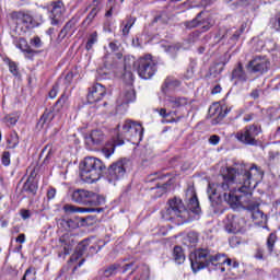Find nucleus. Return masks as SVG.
I'll use <instances>...</instances> for the list:
<instances>
[{
  "instance_id": "f257e3e1",
  "label": "nucleus",
  "mask_w": 280,
  "mask_h": 280,
  "mask_svg": "<svg viewBox=\"0 0 280 280\" xmlns=\"http://www.w3.org/2000/svg\"><path fill=\"white\" fill-rule=\"evenodd\" d=\"M261 180H264V171L257 164H253L248 171L237 172L235 168H229L222 183L208 185L207 194L214 213L220 211L222 202H226L232 209H237L244 196L250 198L253 189H256ZM235 191L244 196L235 195Z\"/></svg>"
},
{
  "instance_id": "f03ea898",
  "label": "nucleus",
  "mask_w": 280,
  "mask_h": 280,
  "mask_svg": "<svg viewBox=\"0 0 280 280\" xmlns=\"http://www.w3.org/2000/svg\"><path fill=\"white\" fill-rule=\"evenodd\" d=\"M190 259V266L192 268V271L198 272L199 270H202L205 268H209L210 270H220L221 272H224V264L228 266H231L233 264V260L231 258H228L226 255L218 254L213 255L209 248H198L189 256Z\"/></svg>"
},
{
  "instance_id": "7ed1b4c3",
  "label": "nucleus",
  "mask_w": 280,
  "mask_h": 280,
  "mask_svg": "<svg viewBox=\"0 0 280 280\" xmlns=\"http://www.w3.org/2000/svg\"><path fill=\"white\" fill-rule=\"evenodd\" d=\"M106 165L97 158H85L80 164V178L83 183L93 185L104 176Z\"/></svg>"
},
{
  "instance_id": "20e7f679",
  "label": "nucleus",
  "mask_w": 280,
  "mask_h": 280,
  "mask_svg": "<svg viewBox=\"0 0 280 280\" xmlns=\"http://www.w3.org/2000/svg\"><path fill=\"white\" fill-rule=\"evenodd\" d=\"M162 218L167 222L176 220V218H179L182 222H189L190 214L189 210L185 208L183 200L174 198L167 201L166 209L162 211Z\"/></svg>"
},
{
  "instance_id": "39448f33",
  "label": "nucleus",
  "mask_w": 280,
  "mask_h": 280,
  "mask_svg": "<svg viewBox=\"0 0 280 280\" xmlns=\"http://www.w3.org/2000/svg\"><path fill=\"white\" fill-rule=\"evenodd\" d=\"M130 165V160L120 159L114 162L104 173V178L109 185H117V182L121 180L126 176V172Z\"/></svg>"
},
{
  "instance_id": "423d86ee",
  "label": "nucleus",
  "mask_w": 280,
  "mask_h": 280,
  "mask_svg": "<svg viewBox=\"0 0 280 280\" xmlns=\"http://www.w3.org/2000/svg\"><path fill=\"white\" fill-rule=\"evenodd\" d=\"M261 132V126L253 124L237 131L235 133V139L238 141V143H242L243 145L257 147L259 145V140L257 139V137H259Z\"/></svg>"
},
{
  "instance_id": "0eeeda50",
  "label": "nucleus",
  "mask_w": 280,
  "mask_h": 280,
  "mask_svg": "<svg viewBox=\"0 0 280 280\" xmlns=\"http://www.w3.org/2000/svg\"><path fill=\"white\" fill-rule=\"evenodd\" d=\"M133 68L137 69L138 75L142 80H150L156 73V63L152 60V55H147L135 61Z\"/></svg>"
},
{
  "instance_id": "6e6552de",
  "label": "nucleus",
  "mask_w": 280,
  "mask_h": 280,
  "mask_svg": "<svg viewBox=\"0 0 280 280\" xmlns=\"http://www.w3.org/2000/svg\"><path fill=\"white\" fill-rule=\"evenodd\" d=\"M122 130L128 139H133L138 143L143 140V126L139 122L127 120L122 126Z\"/></svg>"
},
{
  "instance_id": "1a4fd4ad",
  "label": "nucleus",
  "mask_w": 280,
  "mask_h": 280,
  "mask_svg": "<svg viewBox=\"0 0 280 280\" xmlns=\"http://www.w3.org/2000/svg\"><path fill=\"white\" fill-rule=\"evenodd\" d=\"M11 19L15 25H24L26 30H33V27H36V21L28 11H13L11 13Z\"/></svg>"
},
{
  "instance_id": "9d476101",
  "label": "nucleus",
  "mask_w": 280,
  "mask_h": 280,
  "mask_svg": "<svg viewBox=\"0 0 280 280\" xmlns=\"http://www.w3.org/2000/svg\"><path fill=\"white\" fill-rule=\"evenodd\" d=\"M202 14H205V12L201 11L191 21L184 22L185 27H187V30H194V27H201L202 32H209V30L213 27V24L211 23V20H209V18H203Z\"/></svg>"
},
{
  "instance_id": "9b49d317",
  "label": "nucleus",
  "mask_w": 280,
  "mask_h": 280,
  "mask_svg": "<svg viewBox=\"0 0 280 280\" xmlns=\"http://www.w3.org/2000/svg\"><path fill=\"white\" fill-rule=\"evenodd\" d=\"M244 219L235 214H228L224 220V229L226 233H240L244 229Z\"/></svg>"
},
{
  "instance_id": "f8f14e48",
  "label": "nucleus",
  "mask_w": 280,
  "mask_h": 280,
  "mask_svg": "<svg viewBox=\"0 0 280 280\" xmlns=\"http://www.w3.org/2000/svg\"><path fill=\"white\" fill-rule=\"evenodd\" d=\"M247 69L253 73L264 74L270 69V61H268L266 57H256L249 61Z\"/></svg>"
},
{
  "instance_id": "ddd939ff",
  "label": "nucleus",
  "mask_w": 280,
  "mask_h": 280,
  "mask_svg": "<svg viewBox=\"0 0 280 280\" xmlns=\"http://www.w3.org/2000/svg\"><path fill=\"white\" fill-rule=\"evenodd\" d=\"M245 209L252 213V218L257 222V224H264V222H267L268 217L259 209V202L249 200L245 205Z\"/></svg>"
},
{
  "instance_id": "4468645a",
  "label": "nucleus",
  "mask_w": 280,
  "mask_h": 280,
  "mask_svg": "<svg viewBox=\"0 0 280 280\" xmlns=\"http://www.w3.org/2000/svg\"><path fill=\"white\" fill-rule=\"evenodd\" d=\"M73 235L67 233L63 234L60 238H59V244H58V257H66V255H70L71 249L73 248Z\"/></svg>"
},
{
  "instance_id": "2eb2a0df",
  "label": "nucleus",
  "mask_w": 280,
  "mask_h": 280,
  "mask_svg": "<svg viewBox=\"0 0 280 280\" xmlns=\"http://www.w3.org/2000/svg\"><path fill=\"white\" fill-rule=\"evenodd\" d=\"M105 95H106V88L100 83H96L89 89L88 102L90 104L102 102Z\"/></svg>"
},
{
  "instance_id": "dca6fc26",
  "label": "nucleus",
  "mask_w": 280,
  "mask_h": 280,
  "mask_svg": "<svg viewBox=\"0 0 280 280\" xmlns=\"http://www.w3.org/2000/svg\"><path fill=\"white\" fill-rule=\"evenodd\" d=\"M91 198H93V191L78 189L72 194L73 202H78V205H86L89 206L91 202Z\"/></svg>"
},
{
  "instance_id": "f3484780",
  "label": "nucleus",
  "mask_w": 280,
  "mask_h": 280,
  "mask_svg": "<svg viewBox=\"0 0 280 280\" xmlns=\"http://www.w3.org/2000/svg\"><path fill=\"white\" fill-rule=\"evenodd\" d=\"M186 196H190L188 199L189 211L198 215L200 213V201H198V196L196 195V190H194V188H188L186 191Z\"/></svg>"
},
{
  "instance_id": "a211bd4d",
  "label": "nucleus",
  "mask_w": 280,
  "mask_h": 280,
  "mask_svg": "<svg viewBox=\"0 0 280 280\" xmlns=\"http://www.w3.org/2000/svg\"><path fill=\"white\" fill-rule=\"evenodd\" d=\"M22 191L24 194H28V196H36L38 191V182L33 176H30L27 180L24 183Z\"/></svg>"
},
{
  "instance_id": "6ab92c4d",
  "label": "nucleus",
  "mask_w": 280,
  "mask_h": 280,
  "mask_svg": "<svg viewBox=\"0 0 280 280\" xmlns=\"http://www.w3.org/2000/svg\"><path fill=\"white\" fill-rule=\"evenodd\" d=\"M209 113H210V115H212V117H215L217 119H219L221 121V119L225 118L226 115H229V113H231V109H229V107H226V106H220V105L215 104L209 108Z\"/></svg>"
},
{
  "instance_id": "aec40b11",
  "label": "nucleus",
  "mask_w": 280,
  "mask_h": 280,
  "mask_svg": "<svg viewBox=\"0 0 280 280\" xmlns=\"http://www.w3.org/2000/svg\"><path fill=\"white\" fill-rule=\"evenodd\" d=\"M104 141V132L101 130H93L89 136L85 137V143L88 145H100Z\"/></svg>"
},
{
  "instance_id": "412c9836",
  "label": "nucleus",
  "mask_w": 280,
  "mask_h": 280,
  "mask_svg": "<svg viewBox=\"0 0 280 280\" xmlns=\"http://www.w3.org/2000/svg\"><path fill=\"white\" fill-rule=\"evenodd\" d=\"M15 47L21 49L23 54H28L30 56L37 54L36 50L32 49V46L27 43V39L23 37H20L18 40H15Z\"/></svg>"
},
{
  "instance_id": "4be33fe9",
  "label": "nucleus",
  "mask_w": 280,
  "mask_h": 280,
  "mask_svg": "<svg viewBox=\"0 0 280 280\" xmlns=\"http://www.w3.org/2000/svg\"><path fill=\"white\" fill-rule=\"evenodd\" d=\"M55 117H56V112L52 108L46 109L42 115V117L39 118L38 126H40V128H43V126H49V124L54 121Z\"/></svg>"
},
{
  "instance_id": "5701e85b",
  "label": "nucleus",
  "mask_w": 280,
  "mask_h": 280,
  "mask_svg": "<svg viewBox=\"0 0 280 280\" xmlns=\"http://www.w3.org/2000/svg\"><path fill=\"white\" fill-rule=\"evenodd\" d=\"M232 80H236L235 84H237V82H246L248 80L242 63H238V66L232 71Z\"/></svg>"
},
{
  "instance_id": "b1692460",
  "label": "nucleus",
  "mask_w": 280,
  "mask_h": 280,
  "mask_svg": "<svg viewBox=\"0 0 280 280\" xmlns=\"http://www.w3.org/2000/svg\"><path fill=\"white\" fill-rule=\"evenodd\" d=\"M168 106L171 108H182V106H187V97H176V96H168L166 100Z\"/></svg>"
},
{
  "instance_id": "393cba45",
  "label": "nucleus",
  "mask_w": 280,
  "mask_h": 280,
  "mask_svg": "<svg viewBox=\"0 0 280 280\" xmlns=\"http://www.w3.org/2000/svg\"><path fill=\"white\" fill-rule=\"evenodd\" d=\"M119 268H121V265L119 262L112 264L103 271H101V277H104L105 279H109V277H115V275L119 272Z\"/></svg>"
},
{
  "instance_id": "a878e982",
  "label": "nucleus",
  "mask_w": 280,
  "mask_h": 280,
  "mask_svg": "<svg viewBox=\"0 0 280 280\" xmlns=\"http://www.w3.org/2000/svg\"><path fill=\"white\" fill-rule=\"evenodd\" d=\"M86 248H89V241L84 240L77 246L75 254L71 256L70 261H78L86 253Z\"/></svg>"
},
{
  "instance_id": "bb28decb",
  "label": "nucleus",
  "mask_w": 280,
  "mask_h": 280,
  "mask_svg": "<svg viewBox=\"0 0 280 280\" xmlns=\"http://www.w3.org/2000/svg\"><path fill=\"white\" fill-rule=\"evenodd\" d=\"M75 23H78L77 19H71L70 21H68L66 23V25L63 26V28L60 31L59 35H58V39L59 40H65V38L67 37V35L69 34V32H71V30L73 27H75Z\"/></svg>"
},
{
  "instance_id": "cd10ccee",
  "label": "nucleus",
  "mask_w": 280,
  "mask_h": 280,
  "mask_svg": "<svg viewBox=\"0 0 280 280\" xmlns=\"http://www.w3.org/2000/svg\"><path fill=\"white\" fill-rule=\"evenodd\" d=\"M137 98L135 94V90L129 89L125 91V93L119 97L118 104L124 105V104H130V102H135Z\"/></svg>"
},
{
  "instance_id": "c85d7f7f",
  "label": "nucleus",
  "mask_w": 280,
  "mask_h": 280,
  "mask_svg": "<svg viewBox=\"0 0 280 280\" xmlns=\"http://www.w3.org/2000/svg\"><path fill=\"white\" fill-rule=\"evenodd\" d=\"M173 259L178 264H185V253L183 252V247L175 246L173 249Z\"/></svg>"
},
{
  "instance_id": "c756f323",
  "label": "nucleus",
  "mask_w": 280,
  "mask_h": 280,
  "mask_svg": "<svg viewBox=\"0 0 280 280\" xmlns=\"http://www.w3.org/2000/svg\"><path fill=\"white\" fill-rule=\"evenodd\" d=\"M177 86H180V81L173 78H166L162 85V91L165 93L167 89H177Z\"/></svg>"
},
{
  "instance_id": "7c9ffc66",
  "label": "nucleus",
  "mask_w": 280,
  "mask_h": 280,
  "mask_svg": "<svg viewBox=\"0 0 280 280\" xmlns=\"http://www.w3.org/2000/svg\"><path fill=\"white\" fill-rule=\"evenodd\" d=\"M106 202V198L104 196L96 195L93 192L92 198H90V207H101V205H104Z\"/></svg>"
},
{
  "instance_id": "2f4dec72",
  "label": "nucleus",
  "mask_w": 280,
  "mask_h": 280,
  "mask_svg": "<svg viewBox=\"0 0 280 280\" xmlns=\"http://www.w3.org/2000/svg\"><path fill=\"white\" fill-rule=\"evenodd\" d=\"M186 246H196L198 244V233L189 232L185 238Z\"/></svg>"
},
{
  "instance_id": "473e14b6",
  "label": "nucleus",
  "mask_w": 280,
  "mask_h": 280,
  "mask_svg": "<svg viewBox=\"0 0 280 280\" xmlns=\"http://www.w3.org/2000/svg\"><path fill=\"white\" fill-rule=\"evenodd\" d=\"M61 224L65 229H78V226H80V222H78V220L74 219H62L61 220Z\"/></svg>"
},
{
  "instance_id": "72a5a7b5",
  "label": "nucleus",
  "mask_w": 280,
  "mask_h": 280,
  "mask_svg": "<svg viewBox=\"0 0 280 280\" xmlns=\"http://www.w3.org/2000/svg\"><path fill=\"white\" fill-rule=\"evenodd\" d=\"M67 95L62 94L60 98L56 102L55 106L52 107L55 113H60L65 108V104H67Z\"/></svg>"
},
{
  "instance_id": "f704fd0d",
  "label": "nucleus",
  "mask_w": 280,
  "mask_h": 280,
  "mask_svg": "<svg viewBox=\"0 0 280 280\" xmlns=\"http://www.w3.org/2000/svg\"><path fill=\"white\" fill-rule=\"evenodd\" d=\"M222 71H224V63L219 62L210 68L209 73L212 75V78H217Z\"/></svg>"
},
{
  "instance_id": "c9c22d12",
  "label": "nucleus",
  "mask_w": 280,
  "mask_h": 280,
  "mask_svg": "<svg viewBox=\"0 0 280 280\" xmlns=\"http://www.w3.org/2000/svg\"><path fill=\"white\" fill-rule=\"evenodd\" d=\"M275 244H277V234L270 233L266 243L268 253H272V250H275Z\"/></svg>"
},
{
  "instance_id": "e433bc0d",
  "label": "nucleus",
  "mask_w": 280,
  "mask_h": 280,
  "mask_svg": "<svg viewBox=\"0 0 280 280\" xmlns=\"http://www.w3.org/2000/svg\"><path fill=\"white\" fill-rule=\"evenodd\" d=\"M245 30H246V24H242L240 30L235 31L234 33L228 32V34L231 35L230 39L232 40V43L240 40V36L244 34Z\"/></svg>"
},
{
  "instance_id": "4c0bfd02",
  "label": "nucleus",
  "mask_w": 280,
  "mask_h": 280,
  "mask_svg": "<svg viewBox=\"0 0 280 280\" xmlns=\"http://www.w3.org/2000/svg\"><path fill=\"white\" fill-rule=\"evenodd\" d=\"M7 143L9 148H16V145H19V133H16V131H12L10 138L7 140Z\"/></svg>"
},
{
  "instance_id": "58836bf2",
  "label": "nucleus",
  "mask_w": 280,
  "mask_h": 280,
  "mask_svg": "<svg viewBox=\"0 0 280 280\" xmlns=\"http://www.w3.org/2000/svg\"><path fill=\"white\" fill-rule=\"evenodd\" d=\"M52 10L51 13L54 14V16H58L59 14H62V1H57V2H52Z\"/></svg>"
},
{
  "instance_id": "ea45409f",
  "label": "nucleus",
  "mask_w": 280,
  "mask_h": 280,
  "mask_svg": "<svg viewBox=\"0 0 280 280\" xmlns=\"http://www.w3.org/2000/svg\"><path fill=\"white\" fill-rule=\"evenodd\" d=\"M97 43V32H94L90 35L89 39H88V43H86V46H85V49L88 51H91V49H93V45Z\"/></svg>"
},
{
  "instance_id": "a19ab883",
  "label": "nucleus",
  "mask_w": 280,
  "mask_h": 280,
  "mask_svg": "<svg viewBox=\"0 0 280 280\" xmlns=\"http://www.w3.org/2000/svg\"><path fill=\"white\" fill-rule=\"evenodd\" d=\"M102 153L104 154L105 159H110L113 154H115V144H108L102 149Z\"/></svg>"
},
{
  "instance_id": "79ce46f5",
  "label": "nucleus",
  "mask_w": 280,
  "mask_h": 280,
  "mask_svg": "<svg viewBox=\"0 0 280 280\" xmlns=\"http://www.w3.org/2000/svg\"><path fill=\"white\" fill-rule=\"evenodd\" d=\"M122 78L126 84H132V82H135V75L132 74V71L128 70L127 67H125V73Z\"/></svg>"
},
{
  "instance_id": "37998d69",
  "label": "nucleus",
  "mask_w": 280,
  "mask_h": 280,
  "mask_svg": "<svg viewBox=\"0 0 280 280\" xmlns=\"http://www.w3.org/2000/svg\"><path fill=\"white\" fill-rule=\"evenodd\" d=\"M45 153H46V156L44 159V163L47 164L49 163V161H51V158L54 156V151L51 150V147L46 145L42 151V154H45Z\"/></svg>"
},
{
  "instance_id": "c03bdc74",
  "label": "nucleus",
  "mask_w": 280,
  "mask_h": 280,
  "mask_svg": "<svg viewBox=\"0 0 280 280\" xmlns=\"http://www.w3.org/2000/svg\"><path fill=\"white\" fill-rule=\"evenodd\" d=\"M103 65H104L105 69H107V70L113 69V67H115V63H113V57H110V55H108V54L105 55L103 57Z\"/></svg>"
},
{
  "instance_id": "a18cd8bd",
  "label": "nucleus",
  "mask_w": 280,
  "mask_h": 280,
  "mask_svg": "<svg viewBox=\"0 0 280 280\" xmlns=\"http://www.w3.org/2000/svg\"><path fill=\"white\" fill-rule=\"evenodd\" d=\"M4 121L9 126H16V122L19 121V117L16 116V114H10L4 117Z\"/></svg>"
},
{
  "instance_id": "49530a36",
  "label": "nucleus",
  "mask_w": 280,
  "mask_h": 280,
  "mask_svg": "<svg viewBox=\"0 0 280 280\" xmlns=\"http://www.w3.org/2000/svg\"><path fill=\"white\" fill-rule=\"evenodd\" d=\"M30 43L35 49H40L43 47V40L38 36L33 37Z\"/></svg>"
},
{
  "instance_id": "de8ad7c7",
  "label": "nucleus",
  "mask_w": 280,
  "mask_h": 280,
  "mask_svg": "<svg viewBox=\"0 0 280 280\" xmlns=\"http://www.w3.org/2000/svg\"><path fill=\"white\" fill-rule=\"evenodd\" d=\"M9 71L12 73V75L18 77L19 75V66H16V62L10 61L9 62Z\"/></svg>"
},
{
  "instance_id": "09e8293b",
  "label": "nucleus",
  "mask_w": 280,
  "mask_h": 280,
  "mask_svg": "<svg viewBox=\"0 0 280 280\" xmlns=\"http://www.w3.org/2000/svg\"><path fill=\"white\" fill-rule=\"evenodd\" d=\"M95 16H97V9H92L91 12L88 14L84 23H88V25H90V23L93 22V19H95Z\"/></svg>"
},
{
  "instance_id": "8fccbe9b",
  "label": "nucleus",
  "mask_w": 280,
  "mask_h": 280,
  "mask_svg": "<svg viewBox=\"0 0 280 280\" xmlns=\"http://www.w3.org/2000/svg\"><path fill=\"white\" fill-rule=\"evenodd\" d=\"M2 165H4L5 167H8V165H10V152L9 151H4L2 154Z\"/></svg>"
},
{
  "instance_id": "3c124183",
  "label": "nucleus",
  "mask_w": 280,
  "mask_h": 280,
  "mask_svg": "<svg viewBox=\"0 0 280 280\" xmlns=\"http://www.w3.org/2000/svg\"><path fill=\"white\" fill-rule=\"evenodd\" d=\"M63 211L66 213H75V211H78V209L75 208V206L67 203L63 206Z\"/></svg>"
},
{
  "instance_id": "603ef678",
  "label": "nucleus",
  "mask_w": 280,
  "mask_h": 280,
  "mask_svg": "<svg viewBox=\"0 0 280 280\" xmlns=\"http://www.w3.org/2000/svg\"><path fill=\"white\" fill-rule=\"evenodd\" d=\"M31 279H34V273H33L32 268H28V269H26L22 280H31Z\"/></svg>"
},
{
  "instance_id": "864d4df0",
  "label": "nucleus",
  "mask_w": 280,
  "mask_h": 280,
  "mask_svg": "<svg viewBox=\"0 0 280 280\" xmlns=\"http://www.w3.org/2000/svg\"><path fill=\"white\" fill-rule=\"evenodd\" d=\"M141 279H142V280H148V279H150V267H148V266H144V267H143V272H142V275H141Z\"/></svg>"
},
{
  "instance_id": "5fc2aeb1",
  "label": "nucleus",
  "mask_w": 280,
  "mask_h": 280,
  "mask_svg": "<svg viewBox=\"0 0 280 280\" xmlns=\"http://www.w3.org/2000/svg\"><path fill=\"white\" fill-rule=\"evenodd\" d=\"M209 143H211V145H218V143H220V136L218 135H213L209 138Z\"/></svg>"
},
{
  "instance_id": "6e6d98bb",
  "label": "nucleus",
  "mask_w": 280,
  "mask_h": 280,
  "mask_svg": "<svg viewBox=\"0 0 280 280\" xmlns=\"http://www.w3.org/2000/svg\"><path fill=\"white\" fill-rule=\"evenodd\" d=\"M21 217L24 220H30L32 218V212H30V210H21Z\"/></svg>"
},
{
  "instance_id": "4d7b16f0",
  "label": "nucleus",
  "mask_w": 280,
  "mask_h": 280,
  "mask_svg": "<svg viewBox=\"0 0 280 280\" xmlns=\"http://www.w3.org/2000/svg\"><path fill=\"white\" fill-rule=\"evenodd\" d=\"M84 211H86V213H102V211H104V208H85Z\"/></svg>"
},
{
  "instance_id": "13d9d810",
  "label": "nucleus",
  "mask_w": 280,
  "mask_h": 280,
  "mask_svg": "<svg viewBox=\"0 0 280 280\" xmlns=\"http://www.w3.org/2000/svg\"><path fill=\"white\" fill-rule=\"evenodd\" d=\"M119 47H120V45L117 44V42H110V43H109V49H110L112 51H114V52L119 51Z\"/></svg>"
},
{
  "instance_id": "bf43d9fd",
  "label": "nucleus",
  "mask_w": 280,
  "mask_h": 280,
  "mask_svg": "<svg viewBox=\"0 0 280 280\" xmlns=\"http://www.w3.org/2000/svg\"><path fill=\"white\" fill-rule=\"evenodd\" d=\"M47 198H48V200H54L56 198V189L55 188H50L47 191Z\"/></svg>"
},
{
  "instance_id": "052dcab7",
  "label": "nucleus",
  "mask_w": 280,
  "mask_h": 280,
  "mask_svg": "<svg viewBox=\"0 0 280 280\" xmlns=\"http://www.w3.org/2000/svg\"><path fill=\"white\" fill-rule=\"evenodd\" d=\"M135 23H137V18H128L127 19V23L125 25H128V27L132 28V25H135Z\"/></svg>"
},
{
  "instance_id": "680f3d73",
  "label": "nucleus",
  "mask_w": 280,
  "mask_h": 280,
  "mask_svg": "<svg viewBox=\"0 0 280 280\" xmlns=\"http://www.w3.org/2000/svg\"><path fill=\"white\" fill-rule=\"evenodd\" d=\"M132 266H135V262H129L122 266V275H126V272H128V270H130V268H132Z\"/></svg>"
},
{
  "instance_id": "e2e57ef3",
  "label": "nucleus",
  "mask_w": 280,
  "mask_h": 280,
  "mask_svg": "<svg viewBox=\"0 0 280 280\" xmlns=\"http://www.w3.org/2000/svg\"><path fill=\"white\" fill-rule=\"evenodd\" d=\"M56 95H58V85H55L51 91L49 92V97L51 100H54V97H56Z\"/></svg>"
},
{
  "instance_id": "0e129e2a",
  "label": "nucleus",
  "mask_w": 280,
  "mask_h": 280,
  "mask_svg": "<svg viewBox=\"0 0 280 280\" xmlns=\"http://www.w3.org/2000/svg\"><path fill=\"white\" fill-rule=\"evenodd\" d=\"M73 80V72H68L65 78L66 84H71V81Z\"/></svg>"
},
{
  "instance_id": "69168bd1",
  "label": "nucleus",
  "mask_w": 280,
  "mask_h": 280,
  "mask_svg": "<svg viewBox=\"0 0 280 280\" xmlns=\"http://www.w3.org/2000/svg\"><path fill=\"white\" fill-rule=\"evenodd\" d=\"M215 1H218V0H202L201 5H205V8H207V5H213V3H215Z\"/></svg>"
},
{
  "instance_id": "338daca9",
  "label": "nucleus",
  "mask_w": 280,
  "mask_h": 280,
  "mask_svg": "<svg viewBox=\"0 0 280 280\" xmlns=\"http://www.w3.org/2000/svg\"><path fill=\"white\" fill-rule=\"evenodd\" d=\"M15 241L19 242V244H25V234H20Z\"/></svg>"
},
{
  "instance_id": "774afa93",
  "label": "nucleus",
  "mask_w": 280,
  "mask_h": 280,
  "mask_svg": "<svg viewBox=\"0 0 280 280\" xmlns=\"http://www.w3.org/2000/svg\"><path fill=\"white\" fill-rule=\"evenodd\" d=\"M222 91V88L220 85H215L212 89V95H218V93H220Z\"/></svg>"
}]
</instances>
